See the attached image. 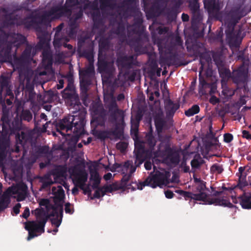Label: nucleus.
Segmentation results:
<instances>
[{
    "label": "nucleus",
    "mask_w": 251,
    "mask_h": 251,
    "mask_svg": "<svg viewBox=\"0 0 251 251\" xmlns=\"http://www.w3.org/2000/svg\"><path fill=\"white\" fill-rule=\"evenodd\" d=\"M0 120L2 131L0 134V149L6 150L9 146V135L21 129V121L18 117L11 119L6 112H3Z\"/></svg>",
    "instance_id": "obj_2"
},
{
    "label": "nucleus",
    "mask_w": 251,
    "mask_h": 251,
    "mask_svg": "<svg viewBox=\"0 0 251 251\" xmlns=\"http://www.w3.org/2000/svg\"><path fill=\"white\" fill-rule=\"evenodd\" d=\"M40 182L42 183V186L41 187V189H45L49 188L53 183L52 180L49 181L41 180L40 181Z\"/></svg>",
    "instance_id": "obj_63"
},
{
    "label": "nucleus",
    "mask_w": 251,
    "mask_h": 251,
    "mask_svg": "<svg viewBox=\"0 0 251 251\" xmlns=\"http://www.w3.org/2000/svg\"><path fill=\"white\" fill-rule=\"evenodd\" d=\"M248 74V69L244 66H241L233 71L232 76L233 81L237 84H244L247 81Z\"/></svg>",
    "instance_id": "obj_10"
},
{
    "label": "nucleus",
    "mask_w": 251,
    "mask_h": 251,
    "mask_svg": "<svg viewBox=\"0 0 251 251\" xmlns=\"http://www.w3.org/2000/svg\"><path fill=\"white\" fill-rule=\"evenodd\" d=\"M9 203V198L5 196H2L0 201V212L6 209Z\"/></svg>",
    "instance_id": "obj_49"
},
{
    "label": "nucleus",
    "mask_w": 251,
    "mask_h": 251,
    "mask_svg": "<svg viewBox=\"0 0 251 251\" xmlns=\"http://www.w3.org/2000/svg\"><path fill=\"white\" fill-rule=\"evenodd\" d=\"M137 167L136 165L134 166L130 161H127L125 162L124 164H121V167H120L121 172L122 174L129 172H130V174H133L135 172Z\"/></svg>",
    "instance_id": "obj_28"
},
{
    "label": "nucleus",
    "mask_w": 251,
    "mask_h": 251,
    "mask_svg": "<svg viewBox=\"0 0 251 251\" xmlns=\"http://www.w3.org/2000/svg\"><path fill=\"white\" fill-rule=\"evenodd\" d=\"M210 170L213 173L221 174L224 171V169L222 165L215 163L211 167Z\"/></svg>",
    "instance_id": "obj_54"
},
{
    "label": "nucleus",
    "mask_w": 251,
    "mask_h": 251,
    "mask_svg": "<svg viewBox=\"0 0 251 251\" xmlns=\"http://www.w3.org/2000/svg\"><path fill=\"white\" fill-rule=\"evenodd\" d=\"M170 176L171 173L169 171H157L154 174L153 173H151L144 181L139 182L138 183L135 182L134 184L139 190H142L146 186H150L153 188L157 186L161 187L162 185L169 183Z\"/></svg>",
    "instance_id": "obj_5"
},
{
    "label": "nucleus",
    "mask_w": 251,
    "mask_h": 251,
    "mask_svg": "<svg viewBox=\"0 0 251 251\" xmlns=\"http://www.w3.org/2000/svg\"><path fill=\"white\" fill-rule=\"evenodd\" d=\"M193 200L202 201L208 204H214L229 208L233 207V205L229 201L224 199L212 198L204 192H201L198 194H193Z\"/></svg>",
    "instance_id": "obj_6"
},
{
    "label": "nucleus",
    "mask_w": 251,
    "mask_h": 251,
    "mask_svg": "<svg viewBox=\"0 0 251 251\" xmlns=\"http://www.w3.org/2000/svg\"><path fill=\"white\" fill-rule=\"evenodd\" d=\"M94 73V69L92 68L89 67L86 70L79 72L80 77H90L92 74Z\"/></svg>",
    "instance_id": "obj_55"
},
{
    "label": "nucleus",
    "mask_w": 251,
    "mask_h": 251,
    "mask_svg": "<svg viewBox=\"0 0 251 251\" xmlns=\"http://www.w3.org/2000/svg\"><path fill=\"white\" fill-rule=\"evenodd\" d=\"M85 124V118L82 115H69L60 120L56 125L57 131L62 136H65L67 134L64 132H68L72 130L74 135L71 138V141L76 144L81 134L84 131V126ZM68 134H67L68 135Z\"/></svg>",
    "instance_id": "obj_1"
},
{
    "label": "nucleus",
    "mask_w": 251,
    "mask_h": 251,
    "mask_svg": "<svg viewBox=\"0 0 251 251\" xmlns=\"http://www.w3.org/2000/svg\"><path fill=\"white\" fill-rule=\"evenodd\" d=\"M130 46L136 53V56L146 53L147 49L143 47L144 41L141 36H138L131 40Z\"/></svg>",
    "instance_id": "obj_12"
},
{
    "label": "nucleus",
    "mask_w": 251,
    "mask_h": 251,
    "mask_svg": "<svg viewBox=\"0 0 251 251\" xmlns=\"http://www.w3.org/2000/svg\"><path fill=\"white\" fill-rule=\"evenodd\" d=\"M127 147V144L125 142H119L116 144V148L121 152H124Z\"/></svg>",
    "instance_id": "obj_61"
},
{
    "label": "nucleus",
    "mask_w": 251,
    "mask_h": 251,
    "mask_svg": "<svg viewBox=\"0 0 251 251\" xmlns=\"http://www.w3.org/2000/svg\"><path fill=\"white\" fill-rule=\"evenodd\" d=\"M137 57L134 55H120L117 57L116 64L119 68L122 69H130L135 64L134 62L136 60Z\"/></svg>",
    "instance_id": "obj_9"
},
{
    "label": "nucleus",
    "mask_w": 251,
    "mask_h": 251,
    "mask_svg": "<svg viewBox=\"0 0 251 251\" xmlns=\"http://www.w3.org/2000/svg\"><path fill=\"white\" fill-rule=\"evenodd\" d=\"M53 10L54 19H59V18L70 15L71 9L68 6L66 3L63 6H57L51 8Z\"/></svg>",
    "instance_id": "obj_14"
},
{
    "label": "nucleus",
    "mask_w": 251,
    "mask_h": 251,
    "mask_svg": "<svg viewBox=\"0 0 251 251\" xmlns=\"http://www.w3.org/2000/svg\"><path fill=\"white\" fill-rule=\"evenodd\" d=\"M66 172V169L64 166H59L53 169L52 175L55 177H63Z\"/></svg>",
    "instance_id": "obj_37"
},
{
    "label": "nucleus",
    "mask_w": 251,
    "mask_h": 251,
    "mask_svg": "<svg viewBox=\"0 0 251 251\" xmlns=\"http://www.w3.org/2000/svg\"><path fill=\"white\" fill-rule=\"evenodd\" d=\"M176 192L183 197L186 201L189 199L193 200V193L190 192L185 191L182 190H177L176 191Z\"/></svg>",
    "instance_id": "obj_51"
},
{
    "label": "nucleus",
    "mask_w": 251,
    "mask_h": 251,
    "mask_svg": "<svg viewBox=\"0 0 251 251\" xmlns=\"http://www.w3.org/2000/svg\"><path fill=\"white\" fill-rule=\"evenodd\" d=\"M92 81L90 77H80V85L81 90L87 92L89 86L91 84Z\"/></svg>",
    "instance_id": "obj_33"
},
{
    "label": "nucleus",
    "mask_w": 251,
    "mask_h": 251,
    "mask_svg": "<svg viewBox=\"0 0 251 251\" xmlns=\"http://www.w3.org/2000/svg\"><path fill=\"white\" fill-rule=\"evenodd\" d=\"M199 0H187L189 8L193 14L199 12L200 8Z\"/></svg>",
    "instance_id": "obj_35"
},
{
    "label": "nucleus",
    "mask_w": 251,
    "mask_h": 251,
    "mask_svg": "<svg viewBox=\"0 0 251 251\" xmlns=\"http://www.w3.org/2000/svg\"><path fill=\"white\" fill-rule=\"evenodd\" d=\"M160 154L166 163L177 165L179 163V153L169 146H166L164 149L160 151Z\"/></svg>",
    "instance_id": "obj_7"
},
{
    "label": "nucleus",
    "mask_w": 251,
    "mask_h": 251,
    "mask_svg": "<svg viewBox=\"0 0 251 251\" xmlns=\"http://www.w3.org/2000/svg\"><path fill=\"white\" fill-rule=\"evenodd\" d=\"M178 13L179 11L173 5L170 8L165 7L163 14L166 17L168 21L172 22L176 19Z\"/></svg>",
    "instance_id": "obj_23"
},
{
    "label": "nucleus",
    "mask_w": 251,
    "mask_h": 251,
    "mask_svg": "<svg viewBox=\"0 0 251 251\" xmlns=\"http://www.w3.org/2000/svg\"><path fill=\"white\" fill-rule=\"evenodd\" d=\"M36 94L34 91V88L30 87L27 90V100L31 102H33L35 101Z\"/></svg>",
    "instance_id": "obj_52"
},
{
    "label": "nucleus",
    "mask_w": 251,
    "mask_h": 251,
    "mask_svg": "<svg viewBox=\"0 0 251 251\" xmlns=\"http://www.w3.org/2000/svg\"><path fill=\"white\" fill-rule=\"evenodd\" d=\"M52 192L54 196H55L60 201L63 200L64 198V191L61 186H58L57 188L53 187L52 188Z\"/></svg>",
    "instance_id": "obj_39"
},
{
    "label": "nucleus",
    "mask_w": 251,
    "mask_h": 251,
    "mask_svg": "<svg viewBox=\"0 0 251 251\" xmlns=\"http://www.w3.org/2000/svg\"><path fill=\"white\" fill-rule=\"evenodd\" d=\"M117 6L116 3L110 2V0H100V7L101 9L108 7L111 9H115Z\"/></svg>",
    "instance_id": "obj_46"
},
{
    "label": "nucleus",
    "mask_w": 251,
    "mask_h": 251,
    "mask_svg": "<svg viewBox=\"0 0 251 251\" xmlns=\"http://www.w3.org/2000/svg\"><path fill=\"white\" fill-rule=\"evenodd\" d=\"M125 27L123 24H119L118 25L115 29L111 30L109 33L112 36V34H116L119 36H124L125 35Z\"/></svg>",
    "instance_id": "obj_38"
},
{
    "label": "nucleus",
    "mask_w": 251,
    "mask_h": 251,
    "mask_svg": "<svg viewBox=\"0 0 251 251\" xmlns=\"http://www.w3.org/2000/svg\"><path fill=\"white\" fill-rule=\"evenodd\" d=\"M109 111L111 122L115 123L114 128L109 130L111 138L113 137L115 140L121 139L124 136L125 125L124 112L123 110L118 109L115 102H112L110 104Z\"/></svg>",
    "instance_id": "obj_3"
},
{
    "label": "nucleus",
    "mask_w": 251,
    "mask_h": 251,
    "mask_svg": "<svg viewBox=\"0 0 251 251\" xmlns=\"http://www.w3.org/2000/svg\"><path fill=\"white\" fill-rule=\"evenodd\" d=\"M52 55L51 51L46 49L42 52V63L46 66H51L52 64Z\"/></svg>",
    "instance_id": "obj_25"
},
{
    "label": "nucleus",
    "mask_w": 251,
    "mask_h": 251,
    "mask_svg": "<svg viewBox=\"0 0 251 251\" xmlns=\"http://www.w3.org/2000/svg\"><path fill=\"white\" fill-rule=\"evenodd\" d=\"M204 161L201 157L198 155L197 158L195 156L193 160L191 161V165L192 168L198 169L200 167L201 164H203Z\"/></svg>",
    "instance_id": "obj_47"
},
{
    "label": "nucleus",
    "mask_w": 251,
    "mask_h": 251,
    "mask_svg": "<svg viewBox=\"0 0 251 251\" xmlns=\"http://www.w3.org/2000/svg\"><path fill=\"white\" fill-rule=\"evenodd\" d=\"M52 212L50 214H48L46 212V216L50 217H55L50 219L52 225H54L56 227H58L62 222L63 207V205L60 203H55V205L51 206Z\"/></svg>",
    "instance_id": "obj_8"
},
{
    "label": "nucleus",
    "mask_w": 251,
    "mask_h": 251,
    "mask_svg": "<svg viewBox=\"0 0 251 251\" xmlns=\"http://www.w3.org/2000/svg\"><path fill=\"white\" fill-rule=\"evenodd\" d=\"M32 49V47L27 44L26 46L25 50L22 52L20 59L23 61H26L28 60L31 57V53Z\"/></svg>",
    "instance_id": "obj_34"
},
{
    "label": "nucleus",
    "mask_w": 251,
    "mask_h": 251,
    "mask_svg": "<svg viewBox=\"0 0 251 251\" xmlns=\"http://www.w3.org/2000/svg\"><path fill=\"white\" fill-rule=\"evenodd\" d=\"M234 27L233 26H229L227 25L226 29L225 30V33L226 35V40L230 44H233L235 46L239 45V43L237 42V36L239 34H235L234 32Z\"/></svg>",
    "instance_id": "obj_15"
},
{
    "label": "nucleus",
    "mask_w": 251,
    "mask_h": 251,
    "mask_svg": "<svg viewBox=\"0 0 251 251\" xmlns=\"http://www.w3.org/2000/svg\"><path fill=\"white\" fill-rule=\"evenodd\" d=\"M239 203L244 209H251V197L244 194L238 198Z\"/></svg>",
    "instance_id": "obj_27"
},
{
    "label": "nucleus",
    "mask_w": 251,
    "mask_h": 251,
    "mask_svg": "<svg viewBox=\"0 0 251 251\" xmlns=\"http://www.w3.org/2000/svg\"><path fill=\"white\" fill-rule=\"evenodd\" d=\"M225 86H224V83H222V87L223 90L222 91V94L226 98H229L232 97L235 93V91L232 90V89L227 87L226 86V84H225Z\"/></svg>",
    "instance_id": "obj_45"
},
{
    "label": "nucleus",
    "mask_w": 251,
    "mask_h": 251,
    "mask_svg": "<svg viewBox=\"0 0 251 251\" xmlns=\"http://www.w3.org/2000/svg\"><path fill=\"white\" fill-rule=\"evenodd\" d=\"M3 46L0 50V54L5 58H9L11 56V51L14 43L7 42L5 39L3 40Z\"/></svg>",
    "instance_id": "obj_24"
},
{
    "label": "nucleus",
    "mask_w": 251,
    "mask_h": 251,
    "mask_svg": "<svg viewBox=\"0 0 251 251\" xmlns=\"http://www.w3.org/2000/svg\"><path fill=\"white\" fill-rule=\"evenodd\" d=\"M94 113V121L99 122V119L102 120L104 122L106 115V110L104 109L103 106L100 104H96L93 106Z\"/></svg>",
    "instance_id": "obj_17"
},
{
    "label": "nucleus",
    "mask_w": 251,
    "mask_h": 251,
    "mask_svg": "<svg viewBox=\"0 0 251 251\" xmlns=\"http://www.w3.org/2000/svg\"><path fill=\"white\" fill-rule=\"evenodd\" d=\"M69 40L70 39L68 37L60 35L57 32L55 33L53 45L55 49H59L61 47L63 46L65 48H67L69 50H72L73 49V46L67 44Z\"/></svg>",
    "instance_id": "obj_11"
},
{
    "label": "nucleus",
    "mask_w": 251,
    "mask_h": 251,
    "mask_svg": "<svg viewBox=\"0 0 251 251\" xmlns=\"http://www.w3.org/2000/svg\"><path fill=\"white\" fill-rule=\"evenodd\" d=\"M48 44L46 37L45 35H43L39 37V41L37 44V47L38 49H42L43 47Z\"/></svg>",
    "instance_id": "obj_58"
},
{
    "label": "nucleus",
    "mask_w": 251,
    "mask_h": 251,
    "mask_svg": "<svg viewBox=\"0 0 251 251\" xmlns=\"http://www.w3.org/2000/svg\"><path fill=\"white\" fill-rule=\"evenodd\" d=\"M199 92L201 95H205L207 94V88L208 86H210V83L206 82L204 78L201 76L200 74L199 77Z\"/></svg>",
    "instance_id": "obj_31"
},
{
    "label": "nucleus",
    "mask_w": 251,
    "mask_h": 251,
    "mask_svg": "<svg viewBox=\"0 0 251 251\" xmlns=\"http://www.w3.org/2000/svg\"><path fill=\"white\" fill-rule=\"evenodd\" d=\"M212 57L214 61L217 66L222 63V61L221 59V55L219 53H214L212 55Z\"/></svg>",
    "instance_id": "obj_64"
},
{
    "label": "nucleus",
    "mask_w": 251,
    "mask_h": 251,
    "mask_svg": "<svg viewBox=\"0 0 251 251\" xmlns=\"http://www.w3.org/2000/svg\"><path fill=\"white\" fill-rule=\"evenodd\" d=\"M99 68L101 69L103 72L109 74H111L113 70L112 66L105 61H102L100 62Z\"/></svg>",
    "instance_id": "obj_41"
},
{
    "label": "nucleus",
    "mask_w": 251,
    "mask_h": 251,
    "mask_svg": "<svg viewBox=\"0 0 251 251\" xmlns=\"http://www.w3.org/2000/svg\"><path fill=\"white\" fill-rule=\"evenodd\" d=\"M114 185H104L102 186V189H103V194L102 196H104L106 193L109 192L111 193L113 191H116L118 190L117 187H114Z\"/></svg>",
    "instance_id": "obj_56"
},
{
    "label": "nucleus",
    "mask_w": 251,
    "mask_h": 251,
    "mask_svg": "<svg viewBox=\"0 0 251 251\" xmlns=\"http://www.w3.org/2000/svg\"><path fill=\"white\" fill-rule=\"evenodd\" d=\"M16 40V41L13 42L14 43V46L16 47V49H18L21 45H23L27 42L26 38L21 34L17 35Z\"/></svg>",
    "instance_id": "obj_50"
},
{
    "label": "nucleus",
    "mask_w": 251,
    "mask_h": 251,
    "mask_svg": "<svg viewBox=\"0 0 251 251\" xmlns=\"http://www.w3.org/2000/svg\"><path fill=\"white\" fill-rule=\"evenodd\" d=\"M87 173L84 171H81L77 174L76 178V185L80 189H82L83 186L85 185V183L87 180Z\"/></svg>",
    "instance_id": "obj_29"
},
{
    "label": "nucleus",
    "mask_w": 251,
    "mask_h": 251,
    "mask_svg": "<svg viewBox=\"0 0 251 251\" xmlns=\"http://www.w3.org/2000/svg\"><path fill=\"white\" fill-rule=\"evenodd\" d=\"M219 73L222 78V83H225L231 77V73L229 69L224 67H220L218 68Z\"/></svg>",
    "instance_id": "obj_30"
},
{
    "label": "nucleus",
    "mask_w": 251,
    "mask_h": 251,
    "mask_svg": "<svg viewBox=\"0 0 251 251\" xmlns=\"http://www.w3.org/2000/svg\"><path fill=\"white\" fill-rule=\"evenodd\" d=\"M166 6L155 0L150 7L148 14L151 18H156L163 14Z\"/></svg>",
    "instance_id": "obj_13"
},
{
    "label": "nucleus",
    "mask_w": 251,
    "mask_h": 251,
    "mask_svg": "<svg viewBox=\"0 0 251 251\" xmlns=\"http://www.w3.org/2000/svg\"><path fill=\"white\" fill-rule=\"evenodd\" d=\"M35 215L37 221H28L25 223V228L28 231L27 240L37 236L36 232L44 233L45 226L49 220V216H46V211L43 208H36Z\"/></svg>",
    "instance_id": "obj_4"
},
{
    "label": "nucleus",
    "mask_w": 251,
    "mask_h": 251,
    "mask_svg": "<svg viewBox=\"0 0 251 251\" xmlns=\"http://www.w3.org/2000/svg\"><path fill=\"white\" fill-rule=\"evenodd\" d=\"M204 7L209 14H214L220 10L218 0H203Z\"/></svg>",
    "instance_id": "obj_16"
},
{
    "label": "nucleus",
    "mask_w": 251,
    "mask_h": 251,
    "mask_svg": "<svg viewBox=\"0 0 251 251\" xmlns=\"http://www.w3.org/2000/svg\"><path fill=\"white\" fill-rule=\"evenodd\" d=\"M98 137L102 140L111 139L109 130L100 131L98 134Z\"/></svg>",
    "instance_id": "obj_60"
},
{
    "label": "nucleus",
    "mask_w": 251,
    "mask_h": 251,
    "mask_svg": "<svg viewBox=\"0 0 251 251\" xmlns=\"http://www.w3.org/2000/svg\"><path fill=\"white\" fill-rule=\"evenodd\" d=\"M154 120L156 130L158 132H162L165 123L164 120L159 116H156Z\"/></svg>",
    "instance_id": "obj_40"
},
{
    "label": "nucleus",
    "mask_w": 251,
    "mask_h": 251,
    "mask_svg": "<svg viewBox=\"0 0 251 251\" xmlns=\"http://www.w3.org/2000/svg\"><path fill=\"white\" fill-rule=\"evenodd\" d=\"M90 181L92 182L91 187L93 189L97 188L100 184L101 178L96 169L90 170Z\"/></svg>",
    "instance_id": "obj_19"
},
{
    "label": "nucleus",
    "mask_w": 251,
    "mask_h": 251,
    "mask_svg": "<svg viewBox=\"0 0 251 251\" xmlns=\"http://www.w3.org/2000/svg\"><path fill=\"white\" fill-rule=\"evenodd\" d=\"M96 191L93 195V197L91 198L92 199H100V197H103V189L102 187H100L99 186L95 188Z\"/></svg>",
    "instance_id": "obj_59"
},
{
    "label": "nucleus",
    "mask_w": 251,
    "mask_h": 251,
    "mask_svg": "<svg viewBox=\"0 0 251 251\" xmlns=\"http://www.w3.org/2000/svg\"><path fill=\"white\" fill-rule=\"evenodd\" d=\"M50 18H54L53 12V10H51V9L49 11L45 12L41 16V22L44 24L49 23L50 21Z\"/></svg>",
    "instance_id": "obj_43"
},
{
    "label": "nucleus",
    "mask_w": 251,
    "mask_h": 251,
    "mask_svg": "<svg viewBox=\"0 0 251 251\" xmlns=\"http://www.w3.org/2000/svg\"><path fill=\"white\" fill-rule=\"evenodd\" d=\"M239 177L238 186L241 188H244L248 185V182L246 181V174H243L237 176Z\"/></svg>",
    "instance_id": "obj_53"
},
{
    "label": "nucleus",
    "mask_w": 251,
    "mask_h": 251,
    "mask_svg": "<svg viewBox=\"0 0 251 251\" xmlns=\"http://www.w3.org/2000/svg\"><path fill=\"white\" fill-rule=\"evenodd\" d=\"M18 117L22 122V120L30 122L32 119V114L30 111L28 109H23L21 114L20 119L17 116L15 118Z\"/></svg>",
    "instance_id": "obj_42"
},
{
    "label": "nucleus",
    "mask_w": 251,
    "mask_h": 251,
    "mask_svg": "<svg viewBox=\"0 0 251 251\" xmlns=\"http://www.w3.org/2000/svg\"><path fill=\"white\" fill-rule=\"evenodd\" d=\"M147 144L149 147V149L152 151L154 150V147L156 145V141L153 135V130L151 127H150V130L146 136Z\"/></svg>",
    "instance_id": "obj_26"
},
{
    "label": "nucleus",
    "mask_w": 251,
    "mask_h": 251,
    "mask_svg": "<svg viewBox=\"0 0 251 251\" xmlns=\"http://www.w3.org/2000/svg\"><path fill=\"white\" fill-rule=\"evenodd\" d=\"M176 54L175 53L170 56L169 57H165L163 56L160 57L159 63L162 67H163L165 65L170 66V64L169 63V60H173L176 58Z\"/></svg>",
    "instance_id": "obj_48"
},
{
    "label": "nucleus",
    "mask_w": 251,
    "mask_h": 251,
    "mask_svg": "<svg viewBox=\"0 0 251 251\" xmlns=\"http://www.w3.org/2000/svg\"><path fill=\"white\" fill-rule=\"evenodd\" d=\"M113 37L108 33V37L102 36L99 42V57L103 52L108 50L110 47V40Z\"/></svg>",
    "instance_id": "obj_18"
},
{
    "label": "nucleus",
    "mask_w": 251,
    "mask_h": 251,
    "mask_svg": "<svg viewBox=\"0 0 251 251\" xmlns=\"http://www.w3.org/2000/svg\"><path fill=\"white\" fill-rule=\"evenodd\" d=\"M76 25L75 23V21H74L71 23L70 25V30L69 32V35L70 37L74 36L76 33Z\"/></svg>",
    "instance_id": "obj_62"
},
{
    "label": "nucleus",
    "mask_w": 251,
    "mask_h": 251,
    "mask_svg": "<svg viewBox=\"0 0 251 251\" xmlns=\"http://www.w3.org/2000/svg\"><path fill=\"white\" fill-rule=\"evenodd\" d=\"M135 154V164L136 167H139L146 159V153L144 148L140 146L139 148L134 151Z\"/></svg>",
    "instance_id": "obj_20"
},
{
    "label": "nucleus",
    "mask_w": 251,
    "mask_h": 251,
    "mask_svg": "<svg viewBox=\"0 0 251 251\" xmlns=\"http://www.w3.org/2000/svg\"><path fill=\"white\" fill-rule=\"evenodd\" d=\"M242 11L236 10L230 12V21L228 25L235 27L241 19L244 16Z\"/></svg>",
    "instance_id": "obj_22"
},
{
    "label": "nucleus",
    "mask_w": 251,
    "mask_h": 251,
    "mask_svg": "<svg viewBox=\"0 0 251 251\" xmlns=\"http://www.w3.org/2000/svg\"><path fill=\"white\" fill-rule=\"evenodd\" d=\"M200 107L197 104L193 105L191 108L185 111V115L187 117H191L200 112Z\"/></svg>",
    "instance_id": "obj_44"
},
{
    "label": "nucleus",
    "mask_w": 251,
    "mask_h": 251,
    "mask_svg": "<svg viewBox=\"0 0 251 251\" xmlns=\"http://www.w3.org/2000/svg\"><path fill=\"white\" fill-rule=\"evenodd\" d=\"M123 174L124 176L121 179V185H122L123 187L130 189L131 184L129 183V181L132 176V174H130V173L129 172Z\"/></svg>",
    "instance_id": "obj_36"
},
{
    "label": "nucleus",
    "mask_w": 251,
    "mask_h": 251,
    "mask_svg": "<svg viewBox=\"0 0 251 251\" xmlns=\"http://www.w3.org/2000/svg\"><path fill=\"white\" fill-rule=\"evenodd\" d=\"M4 19L5 23L9 25L14 24V21L16 20V18L12 13L5 15Z\"/></svg>",
    "instance_id": "obj_57"
},
{
    "label": "nucleus",
    "mask_w": 251,
    "mask_h": 251,
    "mask_svg": "<svg viewBox=\"0 0 251 251\" xmlns=\"http://www.w3.org/2000/svg\"><path fill=\"white\" fill-rule=\"evenodd\" d=\"M180 105L178 102H174L171 100L169 99L166 102L165 110L166 114L168 116H173L176 111L179 108Z\"/></svg>",
    "instance_id": "obj_21"
},
{
    "label": "nucleus",
    "mask_w": 251,
    "mask_h": 251,
    "mask_svg": "<svg viewBox=\"0 0 251 251\" xmlns=\"http://www.w3.org/2000/svg\"><path fill=\"white\" fill-rule=\"evenodd\" d=\"M21 129L15 134L16 135V140L17 142L21 145L25 143L28 139V135L24 131H21Z\"/></svg>",
    "instance_id": "obj_32"
}]
</instances>
